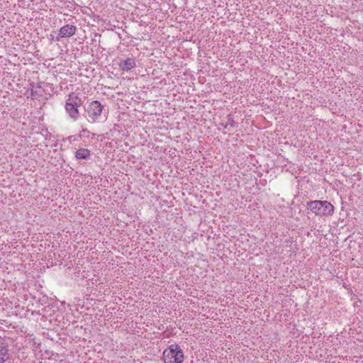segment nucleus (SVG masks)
<instances>
[{"instance_id":"obj_1","label":"nucleus","mask_w":363,"mask_h":363,"mask_svg":"<svg viewBox=\"0 0 363 363\" xmlns=\"http://www.w3.org/2000/svg\"><path fill=\"white\" fill-rule=\"evenodd\" d=\"M79 95V93H70L65 103V110L74 120L78 118L79 115L78 108L82 104V100Z\"/></svg>"},{"instance_id":"obj_2","label":"nucleus","mask_w":363,"mask_h":363,"mask_svg":"<svg viewBox=\"0 0 363 363\" xmlns=\"http://www.w3.org/2000/svg\"><path fill=\"white\" fill-rule=\"evenodd\" d=\"M307 207L316 216H330L333 213V206L326 201H313L307 203Z\"/></svg>"},{"instance_id":"obj_3","label":"nucleus","mask_w":363,"mask_h":363,"mask_svg":"<svg viewBox=\"0 0 363 363\" xmlns=\"http://www.w3.org/2000/svg\"><path fill=\"white\" fill-rule=\"evenodd\" d=\"M164 363H182L184 360V353L178 345H171L163 352Z\"/></svg>"},{"instance_id":"obj_4","label":"nucleus","mask_w":363,"mask_h":363,"mask_svg":"<svg viewBox=\"0 0 363 363\" xmlns=\"http://www.w3.org/2000/svg\"><path fill=\"white\" fill-rule=\"evenodd\" d=\"M104 106L99 101H93L89 104L86 111L89 117V121L96 122L101 116Z\"/></svg>"},{"instance_id":"obj_5","label":"nucleus","mask_w":363,"mask_h":363,"mask_svg":"<svg viewBox=\"0 0 363 363\" xmlns=\"http://www.w3.org/2000/svg\"><path fill=\"white\" fill-rule=\"evenodd\" d=\"M77 28L74 26L67 24L62 26L60 30V38L71 37L74 35Z\"/></svg>"},{"instance_id":"obj_6","label":"nucleus","mask_w":363,"mask_h":363,"mask_svg":"<svg viewBox=\"0 0 363 363\" xmlns=\"http://www.w3.org/2000/svg\"><path fill=\"white\" fill-rule=\"evenodd\" d=\"M8 359V350L4 338L0 335V363L4 362Z\"/></svg>"},{"instance_id":"obj_7","label":"nucleus","mask_w":363,"mask_h":363,"mask_svg":"<svg viewBox=\"0 0 363 363\" xmlns=\"http://www.w3.org/2000/svg\"><path fill=\"white\" fill-rule=\"evenodd\" d=\"M135 65V61L132 58H128L120 62L119 66L123 71H128Z\"/></svg>"},{"instance_id":"obj_8","label":"nucleus","mask_w":363,"mask_h":363,"mask_svg":"<svg viewBox=\"0 0 363 363\" xmlns=\"http://www.w3.org/2000/svg\"><path fill=\"white\" fill-rule=\"evenodd\" d=\"M90 155V150L85 148H81L75 152V157L77 160L87 159Z\"/></svg>"}]
</instances>
